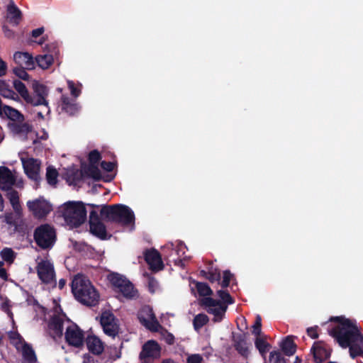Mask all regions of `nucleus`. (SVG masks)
<instances>
[{"label": "nucleus", "instance_id": "7", "mask_svg": "<svg viewBox=\"0 0 363 363\" xmlns=\"http://www.w3.org/2000/svg\"><path fill=\"white\" fill-rule=\"evenodd\" d=\"M201 304L208 313L213 315V320L215 322L221 321L227 310L226 305L211 297H203L201 300Z\"/></svg>", "mask_w": 363, "mask_h": 363}, {"label": "nucleus", "instance_id": "15", "mask_svg": "<svg viewBox=\"0 0 363 363\" xmlns=\"http://www.w3.org/2000/svg\"><path fill=\"white\" fill-rule=\"evenodd\" d=\"M140 322L148 329L156 331L160 327L152 309L149 306H145L140 311L138 315Z\"/></svg>", "mask_w": 363, "mask_h": 363}, {"label": "nucleus", "instance_id": "29", "mask_svg": "<svg viewBox=\"0 0 363 363\" xmlns=\"http://www.w3.org/2000/svg\"><path fill=\"white\" fill-rule=\"evenodd\" d=\"M4 116L8 117L11 121H12V122L18 123L24 121L23 116L18 110L9 106H6Z\"/></svg>", "mask_w": 363, "mask_h": 363}, {"label": "nucleus", "instance_id": "59", "mask_svg": "<svg viewBox=\"0 0 363 363\" xmlns=\"http://www.w3.org/2000/svg\"><path fill=\"white\" fill-rule=\"evenodd\" d=\"M79 179V174L78 173H74L73 174V177H70L69 178L68 181L70 182V183H72L74 182H75L77 179Z\"/></svg>", "mask_w": 363, "mask_h": 363}, {"label": "nucleus", "instance_id": "12", "mask_svg": "<svg viewBox=\"0 0 363 363\" xmlns=\"http://www.w3.org/2000/svg\"><path fill=\"white\" fill-rule=\"evenodd\" d=\"M65 340L69 345L79 347L83 344L84 333L76 324L67 321Z\"/></svg>", "mask_w": 363, "mask_h": 363}, {"label": "nucleus", "instance_id": "27", "mask_svg": "<svg viewBox=\"0 0 363 363\" xmlns=\"http://www.w3.org/2000/svg\"><path fill=\"white\" fill-rule=\"evenodd\" d=\"M312 350L315 361L317 363L322 362L330 357V352L318 343L313 345Z\"/></svg>", "mask_w": 363, "mask_h": 363}, {"label": "nucleus", "instance_id": "60", "mask_svg": "<svg viewBox=\"0 0 363 363\" xmlns=\"http://www.w3.org/2000/svg\"><path fill=\"white\" fill-rule=\"evenodd\" d=\"M4 209V199L0 194V211H2Z\"/></svg>", "mask_w": 363, "mask_h": 363}, {"label": "nucleus", "instance_id": "35", "mask_svg": "<svg viewBox=\"0 0 363 363\" xmlns=\"http://www.w3.org/2000/svg\"><path fill=\"white\" fill-rule=\"evenodd\" d=\"M236 350L243 357H247L250 354L249 345L243 340L240 339L235 345Z\"/></svg>", "mask_w": 363, "mask_h": 363}, {"label": "nucleus", "instance_id": "13", "mask_svg": "<svg viewBox=\"0 0 363 363\" xmlns=\"http://www.w3.org/2000/svg\"><path fill=\"white\" fill-rule=\"evenodd\" d=\"M29 211L36 218H43L49 213L52 209L48 201L43 198H38L27 202Z\"/></svg>", "mask_w": 363, "mask_h": 363}, {"label": "nucleus", "instance_id": "30", "mask_svg": "<svg viewBox=\"0 0 363 363\" xmlns=\"http://www.w3.org/2000/svg\"><path fill=\"white\" fill-rule=\"evenodd\" d=\"M281 347L286 355H292L296 352V345L291 337H287L282 341Z\"/></svg>", "mask_w": 363, "mask_h": 363}, {"label": "nucleus", "instance_id": "9", "mask_svg": "<svg viewBox=\"0 0 363 363\" xmlns=\"http://www.w3.org/2000/svg\"><path fill=\"white\" fill-rule=\"evenodd\" d=\"M108 279L111 284L118 288L123 295L128 298H133L138 296V291L133 284L126 279L118 274H110Z\"/></svg>", "mask_w": 363, "mask_h": 363}, {"label": "nucleus", "instance_id": "37", "mask_svg": "<svg viewBox=\"0 0 363 363\" xmlns=\"http://www.w3.org/2000/svg\"><path fill=\"white\" fill-rule=\"evenodd\" d=\"M57 176L58 173L55 168L52 167L47 168L46 179L49 184L55 185L57 181Z\"/></svg>", "mask_w": 363, "mask_h": 363}, {"label": "nucleus", "instance_id": "5", "mask_svg": "<svg viewBox=\"0 0 363 363\" xmlns=\"http://www.w3.org/2000/svg\"><path fill=\"white\" fill-rule=\"evenodd\" d=\"M10 342L16 350L21 353L23 363H35L37 357L32 346L27 343L22 336L16 331L8 333Z\"/></svg>", "mask_w": 363, "mask_h": 363}, {"label": "nucleus", "instance_id": "31", "mask_svg": "<svg viewBox=\"0 0 363 363\" xmlns=\"http://www.w3.org/2000/svg\"><path fill=\"white\" fill-rule=\"evenodd\" d=\"M13 86L15 89L20 94L26 102L29 103L31 101V96L29 95L28 91L23 83L19 80H15L13 82Z\"/></svg>", "mask_w": 363, "mask_h": 363}, {"label": "nucleus", "instance_id": "3", "mask_svg": "<svg viewBox=\"0 0 363 363\" xmlns=\"http://www.w3.org/2000/svg\"><path fill=\"white\" fill-rule=\"evenodd\" d=\"M60 211L67 225L78 227L86 218V210L81 201H67L62 205Z\"/></svg>", "mask_w": 363, "mask_h": 363}, {"label": "nucleus", "instance_id": "16", "mask_svg": "<svg viewBox=\"0 0 363 363\" xmlns=\"http://www.w3.org/2000/svg\"><path fill=\"white\" fill-rule=\"evenodd\" d=\"M90 232L101 239H105L106 231L104 224L99 220L97 214L91 211L89 216Z\"/></svg>", "mask_w": 363, "mask_h": 363}, {"label": "nucleus", "instance_id": "45", "mask_svg": "<svg viewBox=\"0 0 363 363\" xmlns=\"http://www.w3.org/2000/svg\"><path fill=\"white\" fill-rule=\"evenodd\" d=\"M67 85L72 96L74 98H77L80 95L81 90L76 87L74 83L72 81L68 80Z\"/></svg>", "mask_w": 363, "mask_h": 363}, {"label": "nucleus", "instance_id": "6", "mask_svg": "<svg viewBox=\"0 0 363 363\" xmlns=\"http://www.w3.org/2000/svg\"><path fill=\"white\" fill-rule=\"evenodd\" d=\"M34 238L40 247L44 250L50 249L55 242V231L50 225H42L35 229Z\"/></svg>", "mask_w": 363, "mask_h": 363}, {"label": "nucleus", "instance_id": "56", "mask_svg": "<svg viewBox=\"0 0 363 363\" xmlns=\"http://www.w3.org/2000/svg\"><path fill=\"white\" fill-rule=\"evenodd\" d=\"M3 264L0 262V277L4 279H6L7 277L6 270L2 267Z\"/></svg>", "mask_w": 363, "mask_h": 363}, {"label": "nucleus", "instance_id": "62", "mask_svg": "<svg viewBox=\"0 0 363 363\" xmlns=\"http://www.w3.org/2000/svg\"><path fill=\"white\" fill-rule=\"evenodd\" d=\"M162 363H174V362L171 359H165L162 361Z\"/></svg>", "mask_w": 363, "mask_h": 363}, {"label": "nucleus", "instance_id": "49", "mask_svg": "<svg viewBox=\"0 0 363 363\" xmlns=\"http://www.w3.org/2000/svg\"><path fill=\"white\" fill-rule=\"evenodd\" d=\"M101 166L106 172H111L115 167V164L111 162H102Z\"/></svg>", "mask_w": 363, "mask_h": 363}, {"label": "nucleus", "instance_id": "50", "mask_svg": "<svg viewBox=\"0 0 363 363\" xmlns=\"http://www.w3.org/2000/svg\"><path fill=\"white\" fill-rule=\"evenodd\" d=\"M188 363H201L202 357L199 354H192L188 357Z\"/></svg>", "mask_w": 363, "mask_h": 363}, {"label": "nucleus", "instance_id": "41", "mask_svg": "<svg viewBox=\"0 0 363 363\" xmlns=\"http://www.w3.org/2000/svg\"><path fill=\"white\" fill-rule=\"evenodd\" d=\"M107 352L109 357L113 360L120 358L121 355V349L116 346H109L107 348Z\"/></svg>", "mask_w": 363, "mask_h": 363}, {"label": "nucleus", "instance_id": "44", "mask_svg": "<svg viewBox=\"0 0 363 363\" xmlns=\"http://www.w3.org/2000/svg\"><path fill=\"white\" fill-rule=\"evenodd\" d=\"M25 69L26 68H23V67H16L13 69V73L20 79L23 80H28L29 76L28 73L25 71Z\"/></svg>", "mask_w": 363, "mask_h": 363}, {"label": "nucleus", "instance_id": "20", "mask_svg": "<svg viewBox=\"0 0 363 363\" xmlns=\"http://www.w3.org/2000/svg\"><path fill=\"white\" fill-rule=\"evenodd\" d=\"M15 182V177L6 167H0V189H8Z\"/></svg>", "mask_w": 363, "mask_h": 363}, {"label": "nucleus", "instance_id": "11", "mask_svg": "<svg viewBox=\"0 0 363 363\" xmlns=\"http://www.w3.org/2000/svg\"><path fill=\"white\" fill-rule=\"evenodd\" d=\"M21 161L27 176L30 179L37 181L40 171V162L26 154L21 155Z\"/></svg>", "mask_w": 363, "mask_h": 363}, {"label": "nucleus", "instance_id": "46", "mask_svg": "<svg viewBox=\"0 0 363 363\" xmlns=\"http://www.w3.org/2000/svg\"><path fill=\"white\" fill-rule=\"evenodd\" d=\"M261 318L259 315H257L256 318V321L252 327V333L257 337H259L261 334Z\"/></svg>", "mask_w": 363, "mask_h": 363}, {"label": "nucleus", "instance_id": "14", "mask_svg": "<svg viewBox=\"0 0 363 363\" xmlns=\"http://www.w3.org/2000/svg\"><path fill=\"white\" fill-rule=\"evenodd\" d=\"M101 325L104 332L108 336L115 337L119 331L118 320L110 311H104L101 316Z\"/></svg>", "mask_w": 363, "mask_h": 363}, {"label": "nucleus", "instance_id": "26", "mask_svg": "<svg viewBox=\"0 0 363 363\" xmlns=\"http://www.w3.org/2000/svg\"><path fill=\"white\" fill-rule=\"evenodd\" d=\"M61 107L62 110L69 115H74L79 111V106L78 104L66 96H62Z\"/></svg>", "mask_w": 363, "mask_h": 363}, {"label": "nucleus", "instance_id": "22", "mask_svg": "<svg viewBox=\"0 0 363 363\" xmlns=\"http://www.w3.org/2000/svg\"><path fill=\"white\" fill-rule=\"evenodd\" d=\"M33 87L34 91L38 95V98L31 97V101H29V103L33 106H37L39 104H45V101H47L45 98L48 96L47 88L38 82L33 83Z\"/></svg>", "mask_w": 363, "mask_h": 363}, {"label": "nucleus", "instance_id": "36", "mask_svg": "<svg viewBox=\"0 0 363 363\" xmlns=\"http://www.w3.org/2000/svg\"><path fill=\"white\" fill-rule=\"evenodd\" d=\"M208 321V318L203 313L198 314L194 319V327L196 330H199Z\"/></svg>", "mask_w": 363, "mask_h": 363}, {"label": "nucleus", "instance_id": "10", "mask_svg": "<svg viewBox=\"0 0 363 363\" xmlns=\"http://www.w3.org/2000/svg\"><path fill=\"white\" fill-rule=\"evenodd\" d=\"M161 347L155 340H148L142 348L140 353L141 363H153L161 357Z\"/></svg>", "mask_w": 363, "mask_h": 363}, {"label": "nucleus", "instance_id": "28", "mask_svg": "<svg viewBox=\"0 0 363 363\" xmlns=\"http://www.w3.org/2000/svg\"><path fill=\"white\" fill-rule=\"evenodd\" d=\"M6 196L8 199L9 200L13 211L18 213L20 214L21 211V206L19 201V196L16 191L15 190H11L8 191Z\"/></svg>", "mask_w": 363, "mask_h": 363}, {"label": "nucleus", "instance_id": "48", "mask_svg": "<svg viewBox=\"0 0 363 363\" xmlns=\"http://www.w3.org/2000/svg\"><path fill=\"white\" fill-rule=\"evenodd\" d=\"M220 272L217 269L211 270L209 272V276L208 279L211 281H218L220 279Z\"/></svg>", "mask_w": 363, "mask_h": 363}, {"label": "nucleus", "instance_id": "18", "mask_svg": "<svg viewBox=\"0 0 363 363\" xmlns=\"http://www.w3.org/2000/svg\"><path fill=\"white\" fill-rule=\"evenodd\" d=\"M88 350L94 354L99 355L104 350V342L96 335H88L86 339Z\"/></svg>", "mask_w": 363, "mask_h": 363}, {"label": "nucleus", "instance_id": "33", "mask_svg": "<svg viewBox=\"0 0 363 363\" xmlns=\"http://www.w3.org/2000/svg\"><path fill=\"white\" fill-rule=\"evenodd\" d=\"M256 348L259 350L262 357L265 358L266 354L270 348V345L262 337H257L255 341Z\"/></svg>", "mask_w": 363, "mask_h": 363}, {"label": "nucleus", "instance_id": "43", "mask_svg": "<svg viewBox=\"0 0 363 363\" xmlns=\"http://www.w3.org/2000/svg\"><path fill=\"white\" fill-rule=\"evenodd\" d=\"M269 361L272 363H286L285 359L278 352H272L269 355Z\"/></svg>", "mask_w": 363, "mask_h": 363}, {"label": "nucleus", "instance_id": "51", "mask_svg": "<svg viewBox=\"0 0 363 363\" xmlns=\"http://www.w3.org/2000/svg\"><path fill=\"white\" fill-rule=\"evenodd\" d=\"M318 327H312L307 329V333L311 338H317L318 337V333H317Z\"/></svg>", "mask_w": 363, "mask_h": 363}, {"label": "nucleus", "instance_id": "1", "mask_svg": "<svg viewBox=\"0 0 363 363\" xmlns=\"http://www.w3.org/2000/svg\"><path fill=\"white\" fill-rule=\"evenodd\" d=\"M340 322L330 330L329 333L334 337L339 345L343 348H350V354L352 358L361 355L363 352L359 344H363V336L356 325V323L344 318H336Z\"/></svg>", "mask_w": 363, "mask_h": 363}, {"label": "nucleus", "instance_id": "55", "mask_svg": "<svg viewBox=\"0 0 363 363\" xmlns=\"http://www.w3.org/2000/svg\"><path fill=\"white\" fill-rule=\"evenodd\" d=\"M43 31H44V30L43 28L35 29L32 32V35L34 38H37V37L40 36L43 33Z\"/></svg>", "mask_w": 363, "mask_h": 363}, {"label": "nucleus", "instance_id": "54", "mask_svg": "<svg viewBox=\"0 0 363 363\" xmlns=\"http://www.w3.org/2000/svg\"><path fill=\"white\" fill-rule=\"evenodd\" d=\"M157 285V281H155L153 279H150L149 280V288L151 292L155 291V287H156Z\"/></svg>", "mask_w": 363, "mask_h": 363}, {"label": "nucleus", "instance_id": "32", "mask_svg": "<svg viewBox=\"0 0 363 363\" xmlns=\"http://www.w3.org/2000/svg\"><path fill=\"white\" fill-rule=\"evenodd\" d=\"M0 94L7 99L16 100L18 98V95L1 79H0Z\"/></svg>", "mask_w": 363, "mask_h": 363}, {"label": "nucleus", "instance_id": "39", "mask_svg": "<svg viewBox=\"0 0 363 363\" xmlns=\"http://www.w3.org/2000/svg\"><path fill=\"white\" fill-rule=\"evenodd\" d=\"M195 285L200 296H207L211 295L213 293L211 288L205 283L196 282Z\"/></svg>", "mask_w": 363, "mask_h": 363}, {"label": "nucleus", "instance_id": "23", "mask_svg": "<svg viewBox=\"0 0 363 363\" xmlns=\"http://www.w3.org/2000/svg\"><path fill=\"white\" fill-rule=\"evenodd\" d=\"M7 18L15 26L18 25L21 19V11L15 5L13 0H9L7 6Z\"/></svg>", "mask_w": 363, "mask_h": 363}, {"label": "nucleus", "instance_id": "58", "mask_svg": "<svg viewBox=\"0 0 363 363\" xmlns=\"http://www.w3.org/2000/svg\"><path fill=\"white\" fill-rule=\"evenodd\" d=\"M1 308H2V309H3L4 311H6V313H8V314L11 317V315H12V314L11 313V312H10V311H9V306H8L7 302L4 303L2 304V306H1Z\"/></svg>", "mask_w": 363, "mask_h": 363}, {"label": "nucleus", "instance_id": "19", "mask_svg": "<svg viewBox=\"0 0 363 363\" xmlns=\"http://www.w3.org/2000/svg\"><path fill=\"white\" fill-rule=\"evenodd\" d=\"M67 320H64L62 317L55 316L52 318L49 323V333L53 337H61L62 335L64 325H66Z\"/></svg>", "mask_w": 363, "mask_h": 363}, {"label": "nucleus", "instance_id": "52", "mask_svg": "<svg viewBox=\"0 0 363 363\" xmlns=\"http://www.w3.org/2000/svg\"><path fill=\"white\" fill-rule=\"evenodd\" d=\"M6 63L1 58H0V77L4 76L6 74Z\"/></svg>", "mask_w": 363, "mask_h": 363}, {"label": "nucleus", "instance_id": "57", "mask_svg": "<svg viewBox=\"0 0 363 363\" xmlns=\"http://www.w3.org/2000/svg\"><path fill=\"white\" fill-rule=\"evenodd\" d=\"M164 339L165 341L169 345L174 342V336L172 334H167Z\"/></svg>", "mask_w": 363, "mask_h": 363}, {"label": "nucleus", "instance_id": "17", "mask_svg": "<svg viewBox=\"0 0 363 363\" xmlns=\"http://www.w3.org/2000/svg\"><path fill=\"white\" fill-rule=\"evenodd\" d=\"M145 259L152 270L158 271L162 269L163 267L162 259L157 250H147L145 253Z\"/></svg>", "mask_w": 363, "mask_h": 363}, {"label": "nucleus", "instance_id": "2", "mask_svg": "<svg viewBox=\"0 0 363 363\" xmlns=\"http://www.w3.org/2000/svg\"><path fill=\"white\" fill-rule=\"evenodd\" d=\"M72 291L75 298L84 305L95 306L99 294L89 279L83 275H77L72 282Z\"/></svg>", "mask_w": 363, "mask_h": 363}, {"label": "nucleus", "instance_id": "61", "mask_svg": "<svg viewBox=\"0 0 363 363\" xmlns=\"http://www.w3.org/2000/svg\"><path fill=\"white\" fill-rule=\"evenodd\" d=\"M66 284V281L65 279H60L59 281V288L62 289Z\"/></svg>", "mask_w": 363, "mask_h": 363}, {"label": "nucleus", "instance_id": "21", "mask_svg": "<svg viewBox=\"0 0 363 363\" xmlns=\"http://www.w3.org/2000/svg\"><path fill=\"white\" fill-rule=\"evenodd\" d=\"M13 59L17 64L23 68L32 69L35 67L34 60L28 52H16L13 55Z\"/></svg>", "mask_w": 363, "mask_h": 363}, {"label": "nucleus", "instance_id": "40", "mask_svg": "<svg viewBox=\"0 0 363 363\" xmlns=\"http://www.w3.org/2000/svg\"><path fill=\"white\" fill-rule=\"evenodd\" d=\"M218 295L221 299V303L225 304L227 306L228 304L233 303V301L230 294L227 291L220 290L218 291Z\"/></svg>", "mask_w": 363, "mask_h": 363}, {"label": "nucleus", "instance_id": "38", "mask_svg": "<svg viewBox=\"0 0 363 363\" xmlns=\"http://www.w3.org/2000/svg\"><path fill=\"white\" fill-rule=\"evenodd\" d=\"M36 106H40L39 109L36 108L34 111L39 118L44 119L46 116L49 115L50 110L48 101H45V104H39Z\"/></svg>", "mask_w": 363, "mask_h": 363}, {"label": "nucleus", "instance_id": "42", "mask_svg": "<svg viewBox=\"0 0 363 363\" xmlns=\"http://www.w3.org/2000/svg\"><path fill=\"white\" fill-rule=\"evenodd\" d=\"M1 257L4 260L11 263L14 258V252L11 249L5 248L1 252Z\"/></svg>", "mask_w": 363, "mask_h": 363}, {"label": "nucleus", "instance_id": "24", "mask_svg": "<svg viewBox=\"0 0 363 363\" xmlns=\"http://www.w3.org/2000/svg\"><path fill=\"white\" fill-rule=\"evenodd\" d=\"M101 158L100 153L96 150H93L89 153V159L91 164V167L89 169L91 176L95 179H99L101 177L99 170L95 164L99 161Z\"/></svg>", "mask_w": 363, "mask_h": 363}, {"label": "nucleus", "instance_id": "4", "mask_svg": "<svg viewBox=\"0 0 363 363\" xmlns=\"http://www.w3.org/2000/svg\"><path fill=\"white\" fill-rule=\"evenodd\" d=\"M101 215L108 220L121 223L124 225L130 224L135 220L133 211L128 206L120 204L103 207L101 210Z\"/></svg>", "mask_w": 363, "mask_h": 363}, {"label": "nucleus", "instance_id": "63", "mask_svg": "<svg viewBox=\"0 0 363 363\" xmlns=\"http://www.w3.org/2000/svg\"><path fill=\"white\" fill-rule=\"evenodd\" d=\"M57 90H58L59 91H60V92L62 91V89L61 88L57 89Z\"/></svg>", "mask_w": 363, "mask_h": 363}, {"label": "nucleus", "instance_id": "34", "mask_svg": "<svg viewBox=\"0 0 363 363\" xmlns=\"http://www.w3.org/2000/svg\"><path fill=\"white\" fill-rule=\"evenodd\" d=\"M38 66L43 69L49 68L53 62V57L50 55H39L35 59Z\"/></svg>", "mask_w": 363, "mask_h": 363}, {"label": "nucleus", "instance_id": "64", "mask_svg": "<svg viewBox=\"0 0 363 363\" xmlns=\"http://www.w3.org/2000/svg\"><path fill=\"white\" fill-rule=\"evenodd\" d=\"M1 340H2V337H0V343L1 342Z\"/></svg>", "mask_w": 363, "mask_h": 363}, {"label": "nucleus", "instance_id": "53", "mask_svg": "<svg viewBox=\"0 0 363 363\" xmlns=\"http://www.w3.org/2000/svg\"><path fill=\"white\" fill-rule=\"evenodd\" d=\"M4 35L8 38H12L14 36L13 32L9 29L6 26L3 27Z\"/></svg>", "mask_w": 363, "mask_h": 363}, {"label": "nucleus", "instance_id": "25", "mask_svg": "<svg viewBox=\"0 0 363 363\" xmlns=\"http://www.w3.org/2000/svg\"><path fill=\"white\" fill-rule=\"evenodd\" d=\"M9 128L11 132L19 135H25L31 131V126L25 122H11L9 123Z\"/></svg>", "mask_w": 363, "mask_h": 363}, {"label": "nucleus", "instance_id": "47", "mask_svg": "<svg viewBox=\"0 0 363 363\" xmlns=\"http://www.w3.org/2000/svg\"><path fill=\"white\" fill-rule=\"evenodd\" d=\"M232 274L229 271H225L223 272V281L221 283V286L223 287H227L230 283L231 279Z\"/></svg>", "mask_w": 363, "mask_h": 363}, {"label": "nucleus", "instance_id": "8", "mask_svg": "<svg viewBox=\"0 0 363 363\" xmlns=\"http://www.w3.org/2000/svg\"><path fill=\"white\" fill-rule=\"evenodd\" d=\"M36 271L38 278L45 284L55 282V272L52 263L45 259H38Z\"/></svg>", "mask_w": 363, "mask_h": 363}]
</instances>
